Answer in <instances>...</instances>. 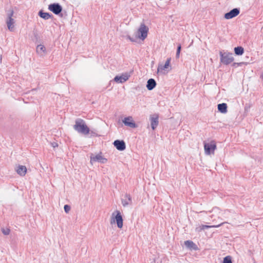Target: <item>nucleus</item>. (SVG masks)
I'll return each instance as SVG.
<instances>
[{"label":"nucleus","mask_w":263,"mask_h":263,"mask_svg":"<svg viewBox=\"0 0 263 263\" xmlns=\"http://www.w3.org/2000/svg\"><path fill=\"white\" fill-rule=\"evenodd\" d=\"M73 128L79 133L85 135H88L90 133L89 128L86 125L85 122L81 119H78L76 120Z\"/></svg>","instance_id":"f257e3e1"},{"label":"nucleus","mask_w":263,"mask_h":263,"mask_svg":"<svg viewBox=\"0 0 263 263\" xmlns=\"http://www.w3.org/2000/svg\"><path fill=\"white\" fill-rule=\"evenodd\" d=\"M220 61L225 65H228L234 61L232 53L220 51Z\"/></svg>","instance_id":"f03ea898"},{"label":"nucleus","mask_w":263,"mask_h":263,"mask_svg":"<svg viewBox=\"0 0 263 263\" xmlns=\"http://www.w3.org/2000/svg\"><path fill=\"white\" fill-rule=\"evenodd\" d=\"M171 59L170 58L167 59L164 65L159 64L157 68V73L165 74L171 70Z\"/></svg>","instance_id":"7ed1b4c3"},{"label":"nucleus","mask_w":263,"mask_h":263,"mask_svg":"<svg viewBox=\"0 0 263 263\" xmlns=\"http://www.w3.org/2000/svg\"><path fill=\"white\" fill-rule=\"evenodd\" d=\"M116 222L119 228L123 227V218L119 211L117 210L112 214L111 223Z\"/></svg>","instance_id":"20e7f679"},{"label":"nucleus","mask_w":263,"mask_h":263,"mask_svg":"<svg viewBox=\"0 0 263 263\" xmlns=\"http://www.w3.org/2000/svg\"><path fill=\"white\" fill-rule=\"evenodd\" d=\"M13 15V11L11 10L8 14L6 20L7 28L11 32L14 31L15 29V21L12 18Z\"/></svg>","instance_id":"39448f33"},{"label":"nucleus","mask_w":263,"mask_h":263,"mask_svg":"<svg viewBox=\"0 0 263 263\" xmlns=\"http://www.w3.org/2000/svg\"><path fill=\"white\" fill-rule=\"evenodd\" d=\"M148 31V27L144 24H141L137 31L138 37L142 41L144 40L147 36Z\"/></svg>","instance_id":"423d86ee"},{"label":"nucleus","mask_w":263,"mask_h":263,"mask_svg":"<svg viewBox=\"0 0 263 263\" xmlns=\"http://www.w3.org/2000/svg\"><path fill=\"white\" fill-rule=\"evenodd\" d=\"M216 148V145L214 141H211L210 143H204V149L205 154L207 155L213 154Z\"/></svg>","instance_id":"0eeeda50"},{"label":"nucleus","mask_w":263,"mask_h":263,"mask_svg":"<svg viewBox=\"0 0 263 263\" xmlns=\"http://www.w3.org/2000/svg\"><path fill=\"white\" fill-rule=\"evenodd\" d=\"M107 161V159L104 158L101 154L94 155L91 154L90 156V163L92 164L95 162H99L101 163H105Z\"/></svg>","instance_id":"6e6552de"},{"label":"nucleus","mask_w":263,"mask_h":263,"mask_svg":"<svg viewBox=\"0 0 263 263\" xmlns=\"http://www.w3.org/2000/svg\"><path fill=\"white\" fill-rule=\"evenodd\" d=\"M48 9L55 14H59L62 10L61 6L58 3H54L49 5Z\"/></svg>","instance_id":"1a4fd4ad"},{"label":"nucleus","mask_w":263,"mask_h":263,"mask_svg":"<svg viewBox=\"0 0 263 263\" xmlns=\"http://www.w3.org/2000/svg\"><path fill=\"white\" fill-rule=\"evenodd\" d=\"M130 77V75L127 73L122 74L121 76H116L114 80L118 83H123L127 81Z\"/></svg>","instance_id":"9d476101"},{"label":"nucleus","mask_w":263,"mask_h":263,"mask_svg":"<svg viewBox=\"0 0 263 263\" xmlns=\"http://www.w3.org/2000/svg\"><path fill=\"white\" fill-rule=\"evenodd\" d=\"M123 123L125 125L132 127L135 128L136 127V123H135L133 118L132 116H128L124 118L122 120Z\"/></svg>","instance_id":"9b49d317"},{"label":"nucleus","mask_w":263,"mask_h":263,"mask_svg":"<svg viewBox=\"0 0 263 263\" xmlns=\"http://www.w3.org/2000/svg\"><path fill=\"white\" fill-rule=\"evenodd\" d=\"M240 13V10L238 8H234L230 12L224 14V18L227 20L231 19L237 16Z\"/></svg>","instance_id":"f8f14e48"},{"label":"nucleus","mask_w":263,"mask_h":263,"mask_svg":"<svg viewBox=\"0 0 263 263\" xmlns=\"http://www.w3.org/2000/svg\"><path fill=\"white\" fill-rule=\"evenodd\" d=\"M159 116L157 114H154L150 117L151 126L153 130H155L158 125Z\"/></svg>","instance_id":"ddd939ff"},{"label":"nucleus","mask_w":263,"mask_h":263,"mask_svg":"<svg viewBox=\"0 0 263 263\" xmlns=\"http://www.w3.org/2000/svg\"><path fill=\"white\" fill-rule=\"evenodd\" d=\"M121 202L124 207L131 204L132 202L131 196L128 194H126L124 197L121 199Z\"/></svg>","instance_id":"4468645a"},{"label":"nucleus","mask_w":263,"mask_h":263,"mask_svg":"<svg viewBox=\"0 0 263 263\" xmlns=\"http://www.w3.org/2000/svg\"><path fill=\"white\" fill-rule=\"evenodd\" d=\"M114 145L119 151H123L126 148L125 143L123 140H115Z\"/></svg>","instance_id":"2eb2a0df"},{"label":"nucleus","mask_w":263,"mask_h":263,"mask_svg":"<svg viewBox=\"0 0 263 263\" xmlns=\"http://www.w3.org/2000/svg\"><path fill=\"white\" fill-rule=\"evenodd\" d=\"M226 222H222L219 224L213 225V226L202 224V225L199 226V227H197L196 228V231L198 232H200L204 230L205 229L211 228H218V227H220L221 226L223 225Z\"/></svg>","instance_id":"dca6fc26"},{"label":"nucleus","mask_w":263,"mask_h":263,"mask_svg":"<svg viewBox=\"0 0 263 263\" xmlns=\"http://www.w3.org/2000/svg\"><path fill=\"white\" fill-rule=\"evenodd\" d=\"M17 173L21 176H24L27 172V168L24 165H18L16 168Z\"/></svg>","instance_id":"f3484780"},{"label":"nucleus","mask_w":263,"mask_h":263,"mask_svg":"<svg viewBox=\"0 0 263 263\" xmlns=\"http://www.w3.org/2000/svg\"><path fill=\"white\" fill-rule=\"evenodd\" d=\"M211 212L212 213V214L211 216V218L215 217H217L218 218H220V216L221 214V211L219 208L215 207L212 209Z\"/></svg>","instance_id":"a211bd4d"},{"label":"nucleus","mask_w":263,"mask_h":263,"mask_svg":"<svg viewBox=\"0 0 263 263\" xmlns=\"http://www.w3.org/2000/svg\"><path fill=\"white\" fill-rule=\"evenodd\" d=\"M184 245L191 250H197L198 247L197 245L191 240H186L184 241Z\"/></svg>","instance_id":"6ab92c4d"},{"label":"nucleus","mask_w":263,"mask_h":263,"mask_svg":"<svg viewBox=\"0 0 263 263\" xmlns=\"http://www.w3.org/2000/svg\"><path fill=\"white\" fill-rule=\"evenodd\" d=\"M156 86V82L153 79H150L147 81L146 88L149 90H152Z\"/></svg>","instance_id":"aec40b11"},{"label":"nucleus","mask_w":263,"mask_h":263,"mask_svg":"<svg viewBox=\"0 0 263 263\" xmlns=\"http://www.w3.org/2000/svg\"><path fill=\"white\" fill-rule=\"evenodd\" d=\"M36 52L41 56L44 55L46 53V48L43 45H39L36 47Z\"/></svg>","instance_id":"412c9836"},{"label":"nucleus","mask_w":263,"mask_h":263,"mask_svg":"<svg viewBox=\"0 0 263 263\" xmlns=\"http://www.w3.org/2000/svg\"><path fill=\"white\" fill-rule=\"evenodd\" d=\"M218 110L223 114H226L227 112V105L226 103H221L218 105Z\"/></svg>","instance_id":"4be33fe9"},{"label":"nucleus","mask_w":263,"mask_h":263,"mask_svg":"<svg viewBox=\"0 0 263 263\" xmlns=\"http://www.w3.org/2000/svg\"><path fill=\"white\" fill-rule=\"evenodd\" d=\"M40 16L45 20H48L50 17L51 15L49 13L43 12L40 11L39 13Z\"/></svg>","instance_id":"5701e85b"},{"label":"nucleus","mask_w":263,"mask_h":263,"mask_svg":"<svg viewBox=\"0 0 263 263\" xmlns=\"http://www.w3.org/2000/svg\"><path fill=\"white\" fill-rule=\"evenodd\" d=\"M234 51L236 55H240L243 53L244 49L242 47L239 46L234 48Z\"/></svg>","instance_id":"b1692460"},{"label":"nucleus","mask_w":263,"mask_h":263,"mask_svg":"<svg viewBox=\"0 0 263 263\" xmlns=\"http://www.w3.org/2000/svg\"><path fill=\"white\" fill-rule=\"evenodd\" d=\"M223 263H232L231 257L228 256L224 257L223 259Z\"/></svg>","instance_id":"393cba45"},{"label":"nucleus","mask_w":263,"mask_h":263,"mask_svg":"<svg viewBox=\"0 0 263 263\" xmlns=\"http://www.w3.org/2000/svg\"><path fill=\"white\" fill-rule=\"evenodd\" d=\"M181 48V47L180 45H179L177 47V52H176V58H178L179 57Z\"/></svg>","instance_id":"a878e982"},{"label":"nucleus","mask_w":263,"mask_h":263,"mask_svg":"<svg viewBox=\"0 0 263 263\" xmlns=\"http://www.w3.org/2000/svg\"><path fill=\"white\" fill-rule=\"evenodd\" d=\"M64 209L65 212L66 213H68L69 212L71 208H70V206L69 205L66 204V205H64Z\"/></svg>","instance_id":"bb28decb"},{"label":"nucleus","mask_w":263,"mask_h":263,"mask_svg":"<svg viewBox=\"0 0 263 263\" xmlns=\"http://www.w3.org/2000/svg\"><path fill=\"white\" fill-rule=\"evenodd\" d=\"M2 232H3V233L4 235H9V234L10 231V230H9V229H6V230L3 229V231H2Z\"/></svg>","instance_id":"cd10ccee"},{"label":"nucleus","mask_w":263,"mask_h":263,"mask_svg":"<svg viewBox=\"0 0 263 263\" xmlns=\"http://www.w3.org/2000/svg\"><path fill=\"white\" fill-rule=\"evenodd\" d=\"M90 134L93 136H98V134L96 133H95L93 131H92V130L91 131Z\"/></svg>","instance_id":"c85d7f7f"},{"label":"nucleus","mask_w":263,"mask_h":263,"mask_svg":"<svg viewBox=\"0 0 263 263\" xmlns=\"http://www.w3.org/2000/svg\"><path fill=\"white\" fill-rule=\"evenodd\" d=\"M127 39H129L132 42L135 41V40L133 38H132L129 35L127 36Z\"/></svg>","instance_id":"c756f323"},{"label":"nucleus","mask_w":263,"mask_h":263,"mask_svg":"<svg viewBox=\"0 0 263 263\" xmlns=\"http://www.w3.org/2000/svg\"><path fill=\"white\" fill-rule=\"evenodd\" d=\"M52 146H53V147H56L58 146V144L57 143H52Z\"/></svg>","instance_id":"7c9ffc66"},{"label":"nucleus","mask_w":263,"mask_h":263,"mask_svg":"<svg viewBox=\"0 0 263 263\" xmlns=\"http://www.w3.org/2000/svg\"><path fill=\"white\" fill-rule=\"evenodd\" d=\"M261 78L263 80V73L261 75Z\"/></svg>","instance_id":"2f4dec72"},{"label":"nucleus","mask_w":263,"mask_h":263,"mask_svg":"<svg viewBox=\"0 0 263 263\" xmlns=\"http://www.w3.org/2000/svg\"><path fill=\"white\" fill-rule=\"evenodd\" d=\"M254 263H255V262H254Z\"/></svg>","instance_id":"473e14b6"}]
</instances>
